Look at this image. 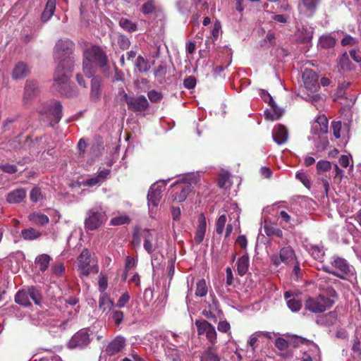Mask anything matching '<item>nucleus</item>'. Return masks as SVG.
<instances>
[{
  "instance_id": "f257e3e1",
  "label": "nucleus",
  "mask_w": 361,
  "mask_h": 361,
  "mask_svg": "<svg viewBox=\"0 0 361 361\" xmlns=\"http://www.w3.org/2000/svg\"><path fill=\"white\" fill-rule=\"evenodd\" d=\"M73 48V42L68 39H64L56 42L54 51V60L57 63L54 76V82L60 86L61 94L69 97L76 94L74 91H66V89H71L68 80L73 70L74 61L71 56Z\"/></svg>"
},
{
  "instance_id": "f03ea898",
  "label": "nucleus",
  "mask_w": 361,
  "mask_h": 361,
  "mask_svg": "<svg viewBox=\"0 0 361 361\" xmlns=\"http://www.w3.org/2000/svg\"><path fill=\"white\" fill-rule=\"evenodd\" d=\"M94 63H96L104 73L109 70L106 53L103 49L93 45L85 49L83 52L82 71L88 78L93 77L95 73Z\"/></svg>"
},
{
  "instance_id": "7ed1b4c3",
  "label": "nucleus",
  "mask_w": 361,
  "mask_h": 361,
  "mask_svg": "<svg viewBox=\"0 0 361 361\" xmlns=\"http://www.w3.org/2000/svg\"><path fill=\"white\" fill-rule=\"evenodd\" d=\"M337 298L336 290L332 288H327L324 293L319 294L316 298H309L306 300L305 307L313 313H321L331 308Z\"/></svg>"
},
{
  "instance_id": "20e7f679",
  "label": "nucleus",
  "mask_w": 361,
  "mask_h": 361,
  "mask_svg": "<svg viewBox=\"0 0 361 361\" xmlns=\"http://www.w3.org/2000/svg\"><path fill=\"white\" fill-rule=\"evenodd\" d=\"M329 130V122L325 115L319 116L313 122L311 127L312 136L309 140H312L317 148H324L328 144L326 133Z\"/></svg>"
},
{
  "instance_id": "39448f33",
  "label": "nucleus",
  "mask_w": 361,
  "mask_h": 361,
  "mask_svg": "<svg viewBox=\"0 0 361 361\" xmlns=\"http://www.w3.org/2000/svg\"><path fill=\"white\" fill-rule=\"evenodd\" d=\"M322 269L325 272L341 279L354 274L353 267L345 259L338 256H333L330 259L329 264L323 265Z\"/></svg>"
},
{
  "instance_id": "423d86ee",
  "label": "nucleus",
  "mask_w": 361,
  "mask_h": 361,
  "mask_svg": "<svg viewBox=\"0 0 361 361\" xmlns=\"http://www.w3.org/2000/svg\"><path fill=\"white\" fill-rule=\"evenodd\" d=\"M302 80L307 93V95L304 96L303 98L312 104L319 101L321 97L317 94L319 85L316 73L312 70L305 69L302 73Z\"/></svg>"
},
{
  "instance_id": "0eeeda50",
  "label": "nucleus",
  "mask_w": 361,
  "mask_h": 361,
  "mask_svg": "<svg viewBox=\"0 0 361 361\" xmlns=\"http://www.w3.org/2000/svg\"><path fill=\"white\" fill-rule=\"evenodd\" d=\"M199 180L200 177L197 173H191L185 174L181 178L173 183L171 187L182 184L180 192L175 195L173 200L177 202H183L185 201L188 194L192 190V185L197 183Z\"/></svg>"
},
{
  "instance_id": "6e6552de",
  "label": "nucleus",
  "mask_w": 361,
  "mask_h": 361,
  "mask_svg": "<svg viewBox=\"0 0 361 361\" xmlns=\"http://www.w3.org/2000/svg\"><path fill=\"white\" fill-rule=\"evenodd\" d=\"M30 299H32L35 304L39 305L42 300L40 290L35 286H31L27 290L18 291L15 296V302L22 306L29 307L31 305Z\"/></svg>"
},
{
  "instance_id": "1a4fd4ad",
  "label": "nucleus",
  "mask_w": 361,
  "mask_h": 361,
  "mask_svg": "<svg viewBox=\"0 0 361 361\" xmlns=\"http://www.w3.org/2000/svg\"><path fill=\"white\" fill-rule=\"evenodd\" d=\"M62 105L58 101H51L45 104L41 109L40 113L46 115L49 120L50 124L57 123L62 117Z\"/></svg>"
},
{
  "instance_id": "9d476101",
  "label": "nucleus",
  "mask_w": 361,
  "mask_h": 361,
  "mask_svg": "<svg viewBox=\"0 0 361 361\" xmlns=\"http://www.w3.org/2000/svg\"><path fill=\"white\" fill-rule=\"evenodd\" d=\"M85 220V228L90 231L97 229L104 221V212L102 208H94L87 212Z\"/></svg>"
},
{
  "instance_id": "9b49d317",
  "label": "nucleus",
  "mask_w": 361,
  "mask_h": 361,
  "mask_svg": "<svg viewBox=\"0 0 361 361\" xmlns=\"http://www.w3.org/2000/svg\"><path fill=\"white\" fill-rule=\"evenodd\" d=\"M90 341L87 329H82L71 337L68 343V347L70 349H83L90 344Z\"/></svg>"
},
{
  "instance_id": "f8f14e48",
  "label": "nucleus",
  "mask_w": 361,
  "mask_h": 361,
  "mask_svg": "<svg viewBox=\"0 0 361 361\" xmlns=\"http://www.w3.org/2000/svg\"><path fill=\"white\" fill-rule=\"evenodd\" d=\"M195 326L197 327L198 335H204L207 339L212 344L216 342L217 334L216 329L213 325L206 320H196Z\"/></svg>"
},
{
  "instance_id": "ddd939ff",
  "label": "nucleus",
  "mask_w": 361,
  "mask_h": 361,
  "mask_svg": "<svg viewBox=\"0 0 361 361\" xmlns=\"http://www.w3.org/2000/svg\"><path fill=\"white\" fill-rule=\"evenodd\" d=\"M295 259L294 250L290 247H284L280 250L279 255L271 256V262L275 267H279L282 262L289 264Z\"/></svg>"
},
{
  "instance_id": "4468645a",
  "label": "nucleus",
  "mask_w": 361,
  "mask_h": 361,
  "mask_svg": "<svg viewBox=\"0 0 361 361\" xmlns=\"http://www.w3.org/2000/svg\"><path fill=\"white\" fill-rule=\"evenodd\" d=\"M165 185L164 180H159L150 187L147 195L148 206L150 209L152 207H157L159 204Z\"/></svg>"
},
{
  "instance_id": "2eb2a0df",
  "label": "nucleus",
  "mask_w": 361,
  "mask_h": 361,
  "mask_svg": "<svg viewBox=\"0 0 361 361\" xmlns=\"http://www.w3.org/2000/svg\"><path fill=\"white\" fill-rule=\"evenodd\" d=\"M78 267L80 271V276H87L94 267L90 265V252L87 249H84L78 258Z\"/></svg>"
},
{
  "instance_id": "dca6fc26",
  "label": "nucleus",
  "mask_w": 361,
  "mask_h": 361,
  "mask_svg": "<svg viewBox=\"0 0 361 361\" xmlns=\"http://www.w3.org/2000/svg\"><path fill=\"white\" fill-rule=\"evenodd\" d=\"M319 0H300L298 4L300 14L304 17H312L317 9Z\"/></svg>"
},
{
  "instance_id": "f3484780",
  "label": "nucleus",
  "mask_w": 361,
  "mask_h": 361,
  "mask_svg": "<svg viewBox=\"0 0 361 361\" xmlns=\"http://www.w3.org/2000/svg\"><path fill=\"white\" fill-rule=\"evenodd\" d=\"M128 109L134 112L142 111L149 106V102L144 95L138 97H132L127 104Z\"/></svg>"
},
{
  "instance_id": "a211bd4d",
  "label": "nucleus",
  "mask_w": 361,
  "mask_h": 361,
  "mask_svg": "<svg viewBox=\"0 0 361 361\" xmlns=\"http://www.w3.org/2000/svg\"><path fill=\"white\" fill-rule=\"evenodd\" d=\"M314 33V28L307 25L298 26L295 37L300 43H309L311 42Z\"/></svg>"
},
{
  "instance_id": "6ab92c4d",
  "label": "nucleus",
  "mask_w": 361,
  "mask_h": 361,
  "mask_svg": "<svg viewBox=\"0 0 361 361\" xmlns=\"http://www.w3.org/2000/svg\"><path fill=\"white\" fill-rule=\"evenodd\" d=\"M30 73V66L25 62L19 61L13 67L11 77L14 80H18L25 78Z\"/></svg>"
},
{
  "instance_id": "aec40b11",
  "label": "nucleus",
  "mask_w": 361,
  "mask_h": 361,
  "mask_svg": "<svg viewBox=\"0 0 361 361\" xmlns=\"http://www.w3.org/2000/svg\"><path fill=\"white\" fill-rule=\"evenodd\" d=\"M39 92L38 83L32 80H27L25 85L23 100L29 102L37 95Z\"/></svg>"
},
{
  "instance_id": "412c9836",
  "label": "nucleus",
  "mask_w": 361,
  "mask_h": 361,
  "mask_svg": "<svg viewBox=\"0 0 361 361\" xmlns=\"http://www.w3.org/2000/svg\"><path fill=\"white\" fill-rule=\"evenodd\" d=\"M27 190L20 188L11 190L6 195V200L8 204H19L26 197Z\"/></svg>"
},
{
  "instance_id": "4be33fe9",
  "label": "nucleus",
  "mask_w": 361,
  "mask_h": 361,
  "mask_svg": "<svg viewBox=\"0 0 361 361\" xmlns=\"http://www.w3.org/2000/svg\"><path fill=\"white\" fill-rule=\"evenodd\" d=\"M272 137L278 145H283L286 143L288 140V130L284 126L278 124L273 129Z\"/></svg>"
},
{
  "instance_id": "5701e85b",
  "label": "nucleus",
  "mask_w": 361,
  "mask_h": 361,
  "mask_svg": "<svg viewBox=\"0 0 361 361\" xmlns=\"http://www.w3.org/2000/svg\"><path fill=\"white\" fill-rule=\"evenodd\" d=\"M206 218L203 214H201L198 217V224L194 237L196 244L199 245L203 241L206 233Z\"/></svg>"
},
{
  "instance_id": "b1692460",
  "label": "nucleus",
  "mask_w": 361,
  "mask_h": 361,
  "mask_svg": "<svg viewBox=\"0 0 361 361\" xmlns=\"http://www.w3.org/2000/svg\"><path fill=\"white\" fill-rule=\"evenodd\" d=\"M125 345L126 339L123 337L118 336L109 343L106 350L109 355H115L121 351Z\"/></svg>"
},
{
  "instance_id": "393cba45",
  "label": "nucleus",
  "mask_w": 361,
  "mask_h": 361,
  "mask_svg": "<svg viewBox=\"0 0 361 361\" xmlns=\"http://www.w3.org/2000/svg\"><path fill=\"white\" fill-rule=\"evenodd\" d=\"M269 109L264 111L265 118L271 121L279 119L283 114V109L279 108L275 102H273V104H269Z\"/></svg>"
},
{
  "instance_id": "a878e982",
  "label": "nucleus",
  "mask_w": 361,
  "mask_h": 361,
  "mask_svg": "<svg viewBox=\"0 0 361 361\" xmlns=\"http://www.w3.org/2000/svg\"><path fill=\"white\" fill-rule=\"evenodd\" d=\"M99 307L106 314H109L116 306L113 300L106 293H102L99 300Z\"/></svg>"
},
{
  "instance_id": "bb28decb",
  "label": "nucleus",
  "mask_w": 361,
  "mask_h": 361,
  "mask_svg": "<svg viewBox=\"0 0 361 361\" xmlns=\"http://www.w3.org/2000/svg\"><path fill=\"white\" fill-rule=\"evenodd\" d=\"M306 251L315 259L322 260L324 256V250L322 246L307 243L305 245Z\"/></svg>"
},
{
  "instance_id": "cd10ccee",
  "label": "nucleus",
  "mask_w": 361,
  "mask_h": 361,
  "mask_svg": "<svg viewBox=\"0 0 361 361\" xmlns=\"http://www.w3.org/2000/svg\"><path fill=\"white\" fill-rule=\"evenodd\" d=\"M56 0H47L41 16L42 21L46 23L51 19L56 10Z\"/></svg>"
},
{
  "instance_id": "c85d7f7f",
  "label": "nucleus",
  "mask_w": 361,
  "mask_h": 361,
  "mask_svg": "<svg viewBox=\"0 0 361 361\" xmlns=\"http://www.w3.org/2000/svg\"><path fill=\"white\" fill-rule=\"evenodd\" d=\"M27 218L32 224L39 226L47 225L49 221L47 215L39 212H32L28 215Z\"/></svg>"
},
{
  "instance_id": "c756f323",
  "label": "nucleus",
  "mask_w": 361,
  "mask_h": 361,
  "mask_svg": "<svg viewBox=\"0 0 361 361\" xmlns=\"http://www.w3.org/2000/svg\"><path fill=\"white\" fill-rule=\"evenodd\" d=\"M21 236L25 240H35L41 237L42 233L34 228H28L21 230Z\"/></svg>"
},
{
  "instance_id": "7c9ffc66",
  "label": "nucleus",
  "mask_w": 361,
  "mask_h": 361,
  "mask_svg": "<svg viewBox=\"0 0 361 361\" xmlns=\"http://www.w3.org/2000/svg\"><path fill=\"white\" fill-rule=\"evenodd\" d=\"M101 79L99 77H94L91 80L90 97L92 100L97 101L100 97Z\"/></svg>"
},
{
  "instance_id": "2f4dec72",
  "label": "nucleus",
  "mask_w": 361,
  "mask_h": 361,
  "mask_svg": "<svg viewBox=\"0 0 361 361\" xmlns=\"http://www.w3.org/2000/svg\"><path fill=\"white\" fill-rule=\"evenodd\" d=\"M165 354L172 361H180L181 353L173 344L169 343L166 346Z\"/></svg>"
},
{
  "instance_id": "473e14b6",
  "label": "nucleus",
  "mask_w": 361,
  "mask_h": 361,
  "mask_svg": "<svg viewBox=\"0 0 361 361\" xmlns=\"http://www.w3.org/2000/svg\"><path fill=\"white\" fill-rule=\"evenodd\" d=\"M249 257L247 255L240 257L237 262V271L240 276L245 275L249 267Z\"/></svg>"
},
{
  "instance_id": "72a5a7b5",
  "label": "nucleus",
  "mask_w": 361,
  "mask_h": 361,
  "mask_svg": "<svg viewBox=\"0 0 361 361\" xmlns=\"http://www.w3.org/2000/svg\"><path fill=\"white\" fill-rule=\"evenodd\" d=\"M51 257L47 254H42L35 258V264L39 267L41 271H45L49 267Z\"/></svg>"
},
{
  "instance_id": "f704fd0d",
  "label": "nucleus",
  "mask_w": 361,
  "mask_h": 361,
  "mask_svg": "<svg viewBox=\"0 0 361 361\" xmlns=\"http://www.w3.org/2000/svg\"><path fill=\"white\" fill-rule=\"evenodd\" d=\"M335 44L336 39L331 34L324 35L319 39V45L324 49L333 47Z\"/></svg>"
},
{
  "instance_id": "c9c22d12",
  "label": "nucleus",
  "mask_w": 361,
  "mask_h": 361,
  "mask_svg": "<svg viewBox=\"0 0 361 361\" xmlns=\"http://www.w3.org/2000/svg\"><path fill=\"white\" fill-rule=\"evenodd\" d=\"M220 357L213 347H209L201 356V361H220Z\"/></svg>"
},
{
  "instance_id": "e433bc0d",
  "label": "nucleus",
  "mask_w": 361,
  "mask_h": 361,
  "mask_svg": "<svg viewBox=\"0 0 361 361\" xmlns=\"http://www.w3.org/2000/svg\"><path fill=\"white\" fill-rule=\"evenodd\" d=\"M135 66L140 73H145L150 69V64L148 60L145 59L142 56H137L135 63Z\"/></svg>"
},
{
  "instance_id": "4c0bfd02",
  "label": "nucleus",
  "mask_w": 361,
  "mask_h": 361,
  "mask_svg": "<svg viewBox=\"0 0 361 361\" xmlns=\"http://www.w3.org/2000/svg\"><path fill=\"white\" fill-rule=\"evenodd\" d=\"M118 24L121 27L129 32H133L137 30V24L127 18L120 19Z\"/></svg>"
},
{
  "instance_id": "58836bf2",
  "label": "nucleus",
  "mask_w": 361,
  "mask_h": 361,
  "mask_svg": "<svg viewBox=\"0 0 361 361\" xmlns=\"http://www.w3.org/2000/svg\"><path fill=\"white\" fill-rule=\"evenodd\" d=\"M261 335H264L266 337L270 338L271 333L269 332H263V331H258L252 334L249 338V341L247 342L248 346L251 348V350L252 352L255 350V343L258 341L259 337Z\"/></svg>"
},
{
  "instance_id": "ea45409f",
  "label": "nucleus",
  "mask_w": 361,
  "mask_h": 361,
  "mask_svg": "<svg viewBox=\"0 0 361 361\" xmlns=\"http://www.w3.org/2000/svg\"><path fill=\"white\" fill-rule=\"evenodd\" d=\"M208 288L204 279L199 280L196 283L195 295L204 297L207 294Z\"/></svg>"
},
{
  "instance_id": "a19ab883",
  "label": "nucleus",
  "mask_w": 361,
  "mask_h": 361,
  "mask_svg": "<svg viewBox=\"0 0 361 361\" xmlns=\"http://www.w3.org/2000/svg\"><path fill=\"white\" fill-rule=\"evenodd\" d=\"M109 313V319H112L116 326H119L124 318L123 312L114 307Z\"/></svg>"
},
{
  "instance_id": "79ce46f5",
  "label": "nucleus",
  "mask_w": 361,
  "mask_h": 361,
  "mask_svg": "<svg viewBox=\"0 0 361 361\" xmlns=\"http://www.w3.org/2000/svg\"><path fill=\"white\" fill-rule=\"evenodd\" d=\"M145 240H144V244L143 247L144 249L149 253L151 254L153 252V246H152V240L153 236L150 231L149 230H146L145 231V235H144Z\"/></svg>"
},
{
  "instance_id": "37998d69",
  "label": "nucleus",
  "mask_w": 361,
  "mask_h": 361,
  "mask_svg": "<svg viewBox=\"0 0 361 361\" xmlns=\"http://www.w3.org/2000/svg\"><path fill=\"white\" fill-rule=\"evenodd\" d=\"M339 66L343 71H350L353 68V64L350 61L349 55L347 53H344L340 57Z\"/></svg>"
},
{
  "instance_id": "c03bdc74",
  "label": "nucleus",
  "mask_w": 361,
  "mask_h": 361,
  "mask_svg": "<svg viewBox=\"0 0 361 361\" xmlns=\"http://www.w3.org/2000/svg\"><path fill=\"white\" fill-rule=\"evenodd\" d=\"M130 218L126 214L115 216L111 219L110 224L113 226H120L128 224Z\"/></svg>"
},
{
  "instance_id": "a18cd8bd",
  "label": "nucleus",
  "mask_w": 361,
  "mask_h": 361,
  "mask_svg": "<svg viewBox=\"0 0 361 361\" xmlns=\"http://www.w3.org/2000/svg\"><path fill=\"white\" fill-rule=\"evenodd\" d=\"M209 297L212 300V303L209 304L208 307L206 308L220 315L221 314V312L219 310V302L216 299L214 294L210 293Z\"/></svg>"
},
{
  "instance_id": "49530a36",
  "label": "nucleus",
  "mask_w": 361,
  "mask_h": 361,
  "mask_svg": "<svg viewBox=\"0 0 361 361\" xmlns=\"http://www.w3.org/2000/svg\"><path fill=\"white\" fill-rule=\"evenodd\" d=\"M295 177L299 180L306 188H310L311 186L310 180L307 175L302 171H298L295 174Z\"/></svg>"
},
{
  "instance_id": "de8ad7c7",
  "label": "nucleus",
  "mask_w": 361,
  "mask_h": 361,
  "mask_svg": "<svg viewBox=\"0 0 361 361\" xmlns=\"http://www.w3.org/2000/svg\"><path fill=\"white\" fill-rule=\"evenodd\" d=\"M226 222V216L225 214H222L218 218L216 222V232L218 234H221L223 233Z\"/></svg>"
},
{
  "instance_id": "09e8293b",
  "label": "nucleus",
  "mask_w": 361,
  "mask_h": 361,
  "mask_svg": "<svg viewBox=\"0 0 361 361\" xmlns=\"http://www.w3.org/2000/svg\"><path fill=\"white\" fill-rule=\"evenodd\" d=\"M177 6L182 14L187 15L190 11V3L186 0H178Z\"/></svg>"
},
{
  "instance_id": "8fccbe9b",
  "label": "nucleus",
  "mask_w": 361,
  "mask_h": 361,
  "mask_svg": "<svg viewBox=\"0 0 361 361\" xmlns=\"http://www.w3.org/2000/svg\"><path fill=\"white\" fill-rule=\"evenodd\" d=\"M131 96H129L124 90L123 87L120 88L118 91V93L116 94V99L119 101L121 103L126 102L127 104L130 102V99H131Z\"/></svg>"
},
{
  "instance_id": "3c124183",
  "label": "nucleus",
  "mask_w": 361,
  "mask_h": 361,
  "mask_svg": "<svg viewBox=\"0 0 361 361\" xmlns=\"http://www.w3.org/2000/svg\"><path fill=\"white\" fill-rule=\"evenodd\" d=\"M131 96H129L124 90L123 87L120 88L118 91V93L116 94V99L119 101L121 103L126 102L127 104L130 102V99H131Z\"/></svg>"
},
{
  "instance_id": "603ef678",
  "label": "nucleus",
  "mask_w": 361,
  "mask_h": 361,
  "mask_svg": "<svg viewBox=\"0 0 361 361\" xmlns=\"http://www.w3.org/2000/svg\"><path fill=\"white\" fill-rule=\"evenodd\" d=\"M287 305L292 312H298L301 308V302L295 298L290 299L287 301Z\"/></svg>"
},
{
  "instance_id": "864d4df0",
  "label": "nucleus",
  "mask_w": 361,
  "mask_h": 361,
  "mask_svg": "<svg viewBox=\"0 0 361 361\" xmlns=\"http://www.w3.org/2000/svg\"><path fill=\"white\" fill-rule=\"evenodd\" d=\"M118 44L121 49L124 50L127 49L130 47V42L126 36L121 35L118 36Z\"/></svg>"
},
{
  "instance_id": "5fc2aeb1",
  "label": "nucleus",
  "mask_w": 361,
  "mask_h": 361,
  "mask_svg": "<svg viewBox=\"0 0 361 361\" xmlns=\"http://www.w3.org/2000/svg\"><path fill=\"white\" fill-rule=\"evenodd\" d=\"M0 169H1L4 173L13 174L18 171L17 166L14 164H0Z\"/></svg>"
},
{
  "instance_id": "6e6d98bb",
  "label": "nucleus",
  "mask_w": 361,
  "mask_h": 361,
  "mask_svg": "<svg viewBox=\"0 0 361 361\" xmlns=\"http://www.w3.org/2000/svg\"><path fill=\"white\" fill-rule=\"evenodd\" d=\"M129 300H130V295L128 294V293H124L119 298V299L118 300L115 306L118 308L123 307L128 302Z\"/></svg>"
},
{
  "instance_id": "4d7b16f0",
  "label": "nucleus",
  "mask_w": 361,
  "mask_h": 361,
  "mask_svg": "<svg viewBox=\"0 0 361 361\" xmlns=\"http://www.w3.org/2000/svg\"><path fill=\"white\" fill-rule=\"evenodd\" d=\"M147 96L149 99L153 103L159 102L162 98L161 93L155 90L149 91L147 93Z\"/></svg>"
},
{
  "instance_id": "13d9d810",
  "label": "nucleus",
  "mask_w": 361,
  "mask_h": 361,
  "mask_svg": "<svg viewBox=\"0 0 361 361\" xmlns=\"http://www.w3.org/2000/svg\"><path fill=\"white\" fill-rule=\"evenodd\" d=\"M30 200L33 202H37L42 198V193L38 188L32 189L30 194Z\"/></svg>"
},
{
  "instance_id": "bf43d9fd",
  "label": "nucleus",
  "mask_w": 361,
  "mask_h": 361,
  "mask_svg": "<svg viewBox=\"0 0 361 361\" xmlns=\"http://www.w3.org/2000/svg\"><path fill=\"white\" fill-rule=\"evenodd\" d=\"M229 178H230V173H228L227 172L222 173L219 178L218 185L220 188L226 187V185H227V183L229 180Z\"/></svg>"
},
{
  "instance_id": "052dcab7",
  "label": "nucleus",
  "mask_w": 361,
  "mask_h": 361,
  "mask_svg": "<svg viewBox=\"0 0 361 361\" xmlns=\"http://www.w3.org/2000/svg\"><path fill=\"white\" fill-rule=\"evenodd\" d=\"M331 128L333 130L334 135L336 138L341 137V121H333L331 123Z\"/></svg>"
},
{
  "instance_id": "680f3d73",
  "label": "nucleus",
  "mask_w": 361,
  "mask_h": 361,
  "mask_svg": "<svg viewBox=\"0 0 361 361\" xmlns=\"http://www.w3.org/2000/svg\"><path fill=\"white\" fill-rule=\"evenodd\" d=\"M331 168V164L328 161L321 160L319 161L317 164V169L318 171H326Z\"/></svg>"
},
{
  "instance_id": "e2e57ef3",
  "label": "nucleus",
  "mask_w": 361,
  "mask_h": 361,
  "mask_svg": "<svg viewBox=\"0 0 361 361\" xmlns=\"http://www.w3.org/2000/svg\"><path fill=\"white\" fill-rule=\"evenodd\" d=\"M323 319H325V322H322V323H325L327 325L333 324L336 320V314L334 312H330L328 314H325Z\"/></svg>"
},
{
  "instance_id": "0e129e2a",
  "label": "nucleus",
  "mask_w": 361,
  "mask_h": 361,
  "mask_svg": "<svg viewBox=\"0 0 361 361\" xmlns=\"http://www.w3.org/2000/svg\"><path fill=\"white\" fill-rule=\"evenodd\" d=\"M154 10V6L152 1H149L145 3L142 6V11L144 14L152 13Z\"/></svg>"
},
{
  "instance_id": "69168bd1",
  "label": "nucleus",
  "mask_w": 361,
  "mask_h": 361,
  "mask_svg": "<svg viewBox=\"0 0 361 361\" xmlns=\"http://www.w3.org/2000/svg\"><path fill=\"white\" fill-rule=\"evenodd\" d=\"M357 43V39L349 35H346L341 40L343 46H353Z\"/></svg>"
},
{
  "instance_id": "338daca9",
  "label": "nucleus",
  "mask_w": 361,
  "mask_h": 361,
  "mask_svg": "<svg viewBox=\"0 0 361 361\" xmlns=\"http://www.w3.org/2000/svg\"><path fill=\"white\" fill-rule=\"evenodd\" d=\"M102 183L96 176L95 177L87 179L83 181V185L89 187H93L95 185H99Z\"/></svg>"
},
{
  "instance_id": "774afa93",
  "label": "nucleus",
  "mask_w": 361,
  "mask_h": 361,
  "mask_svg": "<svg viewBox=\"0 0 361 361\" xmlns=\"http://www.w3.org/2000/svg\"><path fill=\"white\" fill-rule=\"evenodd\" d=\"M275 345L278 349L283 350L288 348V343L284 338H278L276 339Z\"/></svg>"
}]
</instances>
